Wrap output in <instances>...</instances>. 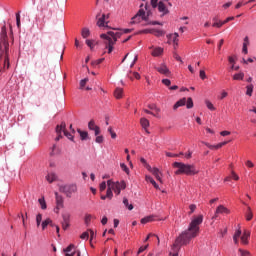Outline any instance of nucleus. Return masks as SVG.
<instances>
[{
	"mask_svg": "<svg viewBox=\"0 0 256 256\" xmlns=\"http://www.w3.org/2000/svg\"><path fill=\"white\" fill-rule=\"evenodd\" d=\"M159 5V0H151V6L153 9H157V6Z\"/></svg>",
	"mask_w": 256,
	"mask_h": 256,
	"instance_id": "54",
	"label": "nucleus"
},
{
	"mask_svg": "<svg viewBox=\"0 0 256 256\" xmlns=\"http://www.w3.org/2000/svg\"><path fill=\"white\" fill-rule=\"evenodd\" d=\"M60 193H64L66 197H71L73 193H77V185L69 184V185H62L59 187Z\"/></svg>",
	"mask_w": 256,
	"mask_h": 256,
	"instance_id": "6",
	"label": "nucleus"
},
{
	"mask_svg": "<svg viewBox=\"0 0 256 256\" xmlns=\"http://www.w3.org/2000/svg\"><path fill=\"white\" fill-rule=\"evenodd\" d=\"M89 81L88 78L82 79L80 81V89H83L85 87V85H87V82Z\"/></svg>",
	"mask_w": 256,
	"mask_h": 256,
	"instance_id": "48",
	"label": "nucleus"
},
{
	"mask_svg": "<svg viewBox=\"0 0 256 256\" xmlns=\"http://www.w3.org/2000/svg\"><path fill=\"white\" fill-rule=\"evenodd\" d=\"M146 181L148 183H151L153 185V187H155L156 189H159V185L157 184V182H155V180L153 179V177L151 176H146Z\"/></svg>",
	"mask_w": 256,
	"mask_h": 256,
	"instance_id": "27",
	"label": "nucleus"
},
{
	"mask_svg": "<svg viewBox=\"0 0 256 256\" xmlns=\"http://www.w3.org/2000/svg\"><path fill=\"white\" fill-rule=\"evenodd\" d=\"M96 19H98V27H107L109 24V21H107L109 19V14H97Z\"/></svg>",
	"mask_w": 256,
	"mask_h": 256,
	"instance_id": "10",
	"label": "nucleus"
},
{
	"mask_svg": "<svg viewBox=\"0 0 256 256\" xmlns=\"http://www.w3.org/2000/svg\"><path fill=\"white\" fill-rule=\"evenodd\" d=\"M105 35H107V37H109L110 39H112V41H115V43H117V39H119L121 35H123V32L108 31Z\"/></svg>",
	"mask_w": 256,
	"mask_h": 256,
	"instance_id": "14",
	"label": "nucleus"
},
{
	"mask_svg": "<svg viewBox=\"0 0 256 256\" xmlns=\"http://www.w3.org/2000/svg\"><path fill=\"white\" fill-rule=\"evenodd\" d=\"M239 252L241 253L242 256H249L250 255L249 251H247V250H241L240 249Z\"/></svg>",
	"mask_w": 256,
	"mask_h": 256,
	"instance_id": "64",
	"label": "nucleus"
},
{
	"mask_svg": "<svg viewBox=\"0 0 256 256\" xmlns=\"http://www.w3.org/2000/svg\"><path fill=\"white\" fill-rule=\"evenodd\" d=\"M142 21H149V17L145 15V10L141 8L134 17H132V24L141 23Z\"/></svg>",
	"mask_w": 256,
	"mask_h": 256,
	"instance_id": "7",
	"label": "nucleus"
},
{
	"mask_svg": "<svg viewBox=\"0 0 256 256\" xmlns=\"http://www.w3.org/2000/svg\"><path fill=\"white\" fill-rule=\"evenodd\" d=\"M55 199H56V209H63V196L59 195L58 192H55Z\"/></svg>",
	"mask_w": 256,
	"mask_h": 256,
	"instance_id": "15",
	"label": "nucleus"
},
{
	"mask_svg": "<svg viewBox=\"0 0 256 256\" xmlns=\"http://www.w3.org/2000/svg\"><path fill=\"white\" fill-rule=\"evenodd\" d=\"M251 237V232L245 230L243 235L241 236V241L243 245H247L249 242L247 241Z\"/></svg>",
	"mask_w": 256,
	"mask_h": 256,
	"instance_id": "21",
	"label": "nucleus"
},
{
	"mask_svg": "<svg viewBox=\"0 0 256 256\" xmlns=\"http://www.w3.org/2000/svg\"><path fill=\"white\" fill-rule=\"evenodd\" d=\"M16 25H17L18 29L21 28V11L16 13Z\"/></svg>",
	"mask_w": 256,
	"mask_h": 256,
	"instance_id": "33",
	"label": "nucleus"
},
{
	"mask_svg": "<svg viewBox=\"0 0 256 256\" xmlns=\"http://www.w3.org/2000/svg\"><path fill=\"white\" fill-rule=\"evenodd\" d=\"M80 239H89V230L83 232L80 236Z\"/></svg>",
	"mask_w": 256,
	"mask_h": 256,
	"instance_id": "51",
	"label": "nucleus"
},
{
	"mask_svg": "<svg viewBox=\"0 0 256 256\" xmlns=\"http://www.w3.org/2000/svg\"><path fill=\"white\" fill-rule=\"evenodd\" d=\"M55 155H61V148L54 144L50 151V157H55Z\"/></svg>",
	"mask_w": 256,
	"mask_h": 256,
	"instance_id": "19",
	"label": "nucleus"
},
{
	"mask_svg": "<svg viewBox=\"0 0 256 256\" xmlns=\"http://www.w3.org/2000/svg\"><path fill=\"white\" fill-rule=\"evenodd\" d=\"M243 47H249V37L248 36H246L244 38Z\"/></svg>",
	"mask_w": 256,
	"mask_h": 256,
	"instance_id": "60",
	"label": "nucleus"
},
{
	"mask_svg": "<svg viewBox=\"0 0 256 256\" xmlns=\"http://www.w3.org/2000/svg\"><path fill=\"white\" fill-rule=\"evenodd\" d=\"M187 107V109H193V98H182L180 100H178L174 106L173 109L177 110L179 109V107Z\"/></svg>",
	"mask_w": 256,
	"mask_h": 256,
	"instance_id": "5",
	"label": "nucleus"
},
{
	"mask_svg": "<svg viewBox=\"0 0 256 256\" xmlns=\"http://www.w3.org/2000/svg\"><path fill=\"white\" fill-rule=\"evenodd\" d=\"M231 178L234 179V181H239V175H237L235 172H232Z\"/></svg>",
	"mask_w": 256,
	"mask_h": 256,
	"instance_id": "63",
	"label": "nucleus"
},
{
	"mask_svg": "<svg viewBox=\"0 0 256 256\" xmlns=\"http://www.w3.org/2000/svg\"><path fill=\"white\" fill-rule=\"evenodd\" d=\"M154 31H155V29H144V30L139 31L137 34L138 35H143V33L144 34H147V33L153 34Z\"/></svg>",
	"mask_w": 256,
	"mask_h": 256,
	"instance_id": "44",
	"label": "nucleus"
},
{
	"mask_svg": "<svg viewBox=\"0 0 256 256\" xmlns=\"http://www.w3.org/2000/svg\"><path fill=\"white\" fill-rule=\"evenodd\" d=\"M51 1L53 0H40V11L48 9L49 5H51Z\"/></svg>",
	"mask_w": 256,
	"mask_h": 256,
	"instance_id": "20",
	"label": "nucleus"
},
{
	"mask_svg": "<svg viewBox=\"0 0 256 256\" xmlns=\"http://www.w3.org/2000/svg\"><path fill=\"white\" fill-rule=\"evenodd\" d=\"M244 77H245V74L243 72H240L238 74L233 75V80L234 81H243Z\"/></svg>",
	"mask_w": 256,
	"mask_h": 256,
	"instance_id": "26",
	"label": "nucleus"
},
{
	"mask_svg": "<svg viewBox=\"0 0 256 256\" xmlns=\"http://www.w3.org/2000/svg\"><path fill=\"white\" fill-rule=\"evenodd\" d=\"M88 129L90 131H94L95 136L99 135L101 133V128L95 124V120H90L88 123Z\"/></svg>",
	"mask_w": 256,
	"mask_h": 256,
	"instance_id": "11",
	"label": "nucleus"
},
{
	"mask_svg": "<svg viewBox=\"0 0 256 256\" xmlns=\"http://www.w3.org/2000/svg\"><path fill=\"white\" fill-rule=\"evenodd\" d=\"M206 107L210 110V111H215V106H213V103H211V101L206 100Z\"/></svg>",
	"mask_w": 256,
	"mask_h": 256,
	"instance_id": "42",
	"label": "nucleus"
},
{
	"mask_svg": "<svg viewBox=\"0 0 256 256\" xmlns=\"http://www.w3.org/2000/svg\"><path fill=\"white\" fill-rule=\"evenodd\" d=\"M86 45H88V47L93 50L95 48V40H86Z\"/></svg>",
	"mask_w": 256,
	"mask_h": 256,
	"instance_id": "40",
	"label": "nucleus"
},
{
	"mask_svg": "<svg viewBox=\"0 0 256 256\" xmlns=\"http://www.w3.org/2000/svg\"><path fill=\"white\" fill-rule=\"evenodd\" d=\"M81 35H82L83 39H87V37H90L91 31L89 30V28L84 27V28H82Z\"/></svg>",
	"mask_w": 256,
	"mask_h": 256,
	"instance_id": "25",
	"label": "nucleus"
},
{
	"mask_svg": "<svg viewBox=\"0 0 256 256\" xmlns=\"http://www.w3.org/2000/svg\"><path fill=\"white\" fill-rule=\"evenodd\" d=\"M148 247H149V244L140 247L139 250H138V255L143 253V251H146V249H148Z\"/></svg>",
	"mask_w": 256,
	"mask_h": 256,
	"instance_id": "56",
	"label": "nucleus"
},
{
	"mask_svg": "<svg viewBox=\"0 0 256 256\" xmlns=\"http://www.w3.org/2000/svg\"><path fill=\"white\" fill-rule=\"evenodd\" d=\"M222 25H225V22L219 20L218 22H214V23L212 24V27H217L218 29H221V26H222Z\"/></svg>",
	"mask_w": 256,
	"mask_h": 256,
	"instance_id": "45",
	"label": "nucleus"
},
{
	"mask_svg": "<svg viewBox=\"0 0 256 256\" xmlns=\"http://www.w3.org/2000/svg\"><path fill=\"white\" fill-rule=\"evenodd\" d=\"M51 224V218H47L46 220H44L42 222V230L45 231V229H47V226Z\"/></svg>",
	"mask_w": 256,
	"mask_h": 256,
	"instance_id": "37",
	"label": "nucleus"
},
{
	"mask_svg": "<svg viewBox=\"0 0 256 256\" xmlns=\"http://www.w3.org/2000/svg\"><path fill=\"white\" fill-rule=\"evenodd\" d=\"M203 223V215L194 217L190 222L186 231L182 232L178 238H176L173 244V249H180L181 245H189L191 239H195L199 235V225Z\"/></svg>",
	"mask_w": 256,
	"mask_h": 256,
	"instance_id": "1",
	"label": "nucleus"
},
{
	"mask_svg": "<svg viewBox=\"0 0 256 256\" xmlns=\"http://www.w3.org/2000/svg\"><path fill=\"white\" fill-rule=\"evenodd\" d=\"M152 175H154L159 183H163V179L161 178L163 174L158 170V168H153Z\"/></svg>",
	"mask_w": 256,
	"mask_h": 256,
	"instance_id": "17",
	"label": "nucleus"
},
{
	"mask_svg": "<svg viewBox=\"0 0 256 256\" xmlns=\"http://www.w3.org/2000/svg\"><path fill=\"white\" fill-rule=\"evenodd\" d=\"M62 219H63V223H65L66 225L69 224V221L71 219V214L66 213L62 215Z\"/></svg>",
	"mask_w": 256,
	"mask_h": 256,
	"instance_id": "31",
	"label": "nucleus"
},
{
	"mask_svg": "<svg viewBox=\"0 0 256 256\" xmlns=\"http://www.w3.org/2000/svg\"><path fill=\"white\" fill-rule=\"evenodd\" d=\"M246 221H251L253 219V212H246Z\"/></svg>",
	"mask_w": 256,
	"mask_h": 256,
	"instance_id": "52",
	"label": "nucleus"
},
{
	"mask_svg": "<svg viewBox=\"0 0 256 256\" xmlns=\"http://www.w3.org/2000/svg\"><path fill=\"white\" fill-rule=\"evenodd\" d=\"M222 213H226L227 215H229L230 211H229V209H227V207H225L223 205H219L216 209V215H219Z\"/></svg>",
	"mask_w": 256,
	"mask_h": 256,
	"instance_id": "22",
	"label": "nucleus"
},
{
	"mask_svg": "<svg viewBox=\"0 0 256 256\" xmlns=\"http://www.w3.org/2000/svg\"><path fill=\"white\" fill-rule=\"evenodd\" d=\"M56 133L58 135L55 139L56 141H60V139H63L62 133H64L67 139H69L70 141H73V134L67 131V124L65 122H61L60 125L56 126Z\"/></svg>",
	"mask_w": 256,
	"mask_h": 256,
	"instance_id": "4",
	"label": "nucleus"
},
{
	"mask_svg": "<svg viewBox=\"0 0 256 256\" xmlns=\"http://www.w3.org/2000/svg\"><path fill=\"white\" fill-rule=\"evenodd\" d=\"M148 109H151L152 111H155L156 114H158V113L161 112V109H159V108L157 107V105H155V104H150V105H148Z\"/></svg>",
	"mask_w": 256,
	"mask_h": 256,
	"instance_id": "36",
	"label": "nucleus"
},
{
	"mask_svg": "<svg viewBox=\"0 0 256 256\" xmlns=\"http://www.w3.org/2000/svg\"><path fill=\"white\" fill-rule=\"evenodd\" d=\"M107 185H108V189H107V192H106V197L108 199H113V186L111 184V180L107 181Z\"/></svg>",
	"mask_w": 256,
	"mask_h": 256,
	"instance_id": "18",
	"label": "nucleus"
},
{
	"mask_svg": "<svg viewBox=\"0 0 256 256\" xmlns=\"http://www.w3.org/2000/svg\"><path fill=\"white\" fill-rule=\"evenodd\" d=\"M77 132L80 135L81 141H87V139H89V132L88 131H82L81 129H78Z\"/></svg>",
	"mask_w": 256,
	"mask_h": 256,
	"instance_id": "23",
	"label": "nucleus"
},
{
	"mask_svg": "<svg viewBox=\"0 0 256 256\" xmlns=\"http://www.w3.org/2000/svg\"><path fill=\"white\" fill-rule=\"evenodd\" d=\"M156 71L158 73H161V75H165L166 77H169L171 75V71H169V68H167V65L161 64L160 66L156 67Z\"/></svg>",
	"mask_w": 256,
	"mask_h": 256,
	"instance_id": "13",
	"label": "nucleus"
},
{
	"mask_svg": "<svg viewBox=\"0 0 256 256\" xmlns=\"http://www.w3.org/2000/svg\"><path fill=\"white\" fill-rule=\"evenodd\" d=\"M159 13H162V15H168L169 9H167V3H165V0H162L157 5Z\"/></svg>",
	"mask_w": 256,
	"mask_h": 256,
	"instance_id": "12",
	"label": "nucleus"
},
{
	"mask_svg": "<svg viewBox=\"0 0 256 256\" xmlns=\"http://www.w3.org/2000/svg\"><path fill=\"white\" fill-rule=\"evenodd\" d=\"M0 51L5 53L4 68L7 67L9 69V41L7 40V26L5 22L0 33Z\"/></svg>",
	"mask_w": 256,
	"mask_h": 256,
	"instance_id": "2",
	"label": "nucleus"
},
{
	"mask_svg": "<svg viewBox=\"0 0 256 256\" xmlns=\"http://www.w3.org/2000/svg\"><path fill=\"white\" fill-rule=\"evenodd\" d=\"M151 221H153V216H147L141 219V223L143 225L147 224V223H151Z\"/></svg>",
	"mask_w": 256,
	"mask_h": 256,
	"instance_id": "35",
	"label": "nucleus"
},
{
	"mask_svg": "<svg viewBox=\"0 0 256 256\" xmlns=\"http://www.w3.org/2000/svg\"><path fill=\"white\" fill-rule=\"evenodd\" d=\"M38 203L40 204L41 209H47V202H45V198L38 199Z\"/></svg>",
	"mask_w": 256,
	"mask_h": 256,
	"instance_id": "32",
	"label": "nucleus"
},
{
	"mask_svg": "<svg viewBox=\"0 0 256 256\" xmlns=\"http://www.w3.org/2000/svg\"><path fill=\"white\" fill-rule=\"evenodd\" d=\"M114 96L116 97V99H121V97H123V89L117 88L114 91Z\"/></svg>",
	"mask_w": 256,
	"mask_h": 256,
	"instance_id": "29",
	"label": "nucleus"
},
{
	"mask_svg": "<svg viewBox=\"0 0 256 256\" xmlns=\"http://www.w3.org/2000/svg\"><path fill=\"white\" fill-rule=\"evenodd\" d=\"M204 145H206V147H208V149H221V147H224V145H227V143H229V141H224V142H221L217 145H211L207 142H202Z\"/></svg>",
	"mask_w": 256,
	"mask_h": 256,
	"instance_id": "16",
	"label": "nucleus"
},
{
	"mask_svg": "<svg viewBox=\"0 0 256 256\" xmlns=\"http://www.w3.org/2000/svg\"><path fill=\"white\" fill-rule=\"evenodd\" d=\"M151 54L153 57H160V55H163V48L157 47L152 51Z\"/></svg>",
	"mask_w": 256,
	"mask_h": 256,
	"instance_id": "24",
	"label": "nucleus"
},
{
	"mask_svg": "<svg viewBox=\"0 0 256 256\" xmlns=\"http://www.w3.org/2000/svg\"><path fill=\"white\" fill-rule=\"evenodd\" d=\"M189 209H190L189 215H191V213H195V209H197V205L191 204L189 206Z\"/></svg>",
	"mask_w": 256,
	"mask_h": 256,
	"instance_id": "55",
	"label": "nucleus"
},
{
	"mask_svg": "<svg viewBox=\"0 0 256 256\" xmlns=\"http://www.w3.org/2000/svg\"><path fill=\"white\" fill-rule=\"evenodd\" d=\"M57 179V175H55V173H50L46 176V180L48 181V183H53V181H55Z\"/></svg>",
	"mask_w": 256,
	"mask_h": 256,
	"instance_id": "28",
	"label": "nucleus"
},
{
	"mask_svg": "<svg viewBox=\"0 0 256 256\" xmlns=\"http://www.w3.org/2000/svg\"><path fill=\"white\" fill-rule=\"evenodd\" d=\"M152 34H154L156 37H162V35H164L163 31L155 29Z\"/></svg>",
	"mask_w": 256,
	"mask_h": 256,
	"instance_id": "49",
	"label": "nucleus"
},
{
	"mask_svg": "<svg viewBox=\"0 0 256 256\" xmlns=\"http://www.w3.org/2000/svg\"><path fill=\"white\" fill-rule=\"evenodd\" d=\"M147 23L144 25H162L160 22L158 21H146Z\"/></svg>",
	"mask_w": 256,
	"mask_h": 256,
	"instance_id": "57",
	"label": "nucleus"
},
{
	"mask_svg": "<svg viewBox=\"0 0 256 256\" xmlns=\"http://www.w3.org/2000/svg\"><path fill=\"white\" fill-rule=\"evenodd\" d=\"M105 189H107V183L106 182H102L100 184V191H105Z\"/></svg>",
	"mask_w": 256,
	"mask_h": 256,
	"instance_id": "62",
	"label": "nucleus"
},
{
	"mask_svg": "<svg viewBox=\"0 0 256 256\" xmlns=\"http://www.w3.org/2000/svg\"><path fill=\"white\" fill-rule=\"evenodd\" d=\"M41 221H43V215L38 214V215L36 216V225H37V227H40V226H41Z\"/></svg>",
	"mask_w": 256,
	"mask_h": 256,
	"instance_id": "43",
	"label": "nucleus"
},
{
	"mask_svg": "<svg viewBox=\"0 0 256 256\" xmlns=\"http://www.w3.org/2000/svg\"><path fill=\"white\" fill-rule=\"evenodd\" d=\"M163 85H165L166 87H169L171 85V80L169 79H163L162 80Z\"/></svg>",
	"mask_w": 256,
	"mask_h": 256,
	"instance_id": "58",
	"label": "nucleus"
},
{
	"mask_svg": "<svg viewBox=\"0 0 256 256\" xmlns=\"http://www.w3.org/2000/svg\"><path fill=\"white\" fill-rule=\"evenodd\" d=\"M88 233H90V241H93L96 237L95 232L92 229H88Z\"/></svg>",
	"mask_w": 256,
	"mask_h": 256,
	"instance_id": "53",
	"label": "nucleus"
},
{
	"mask_svg": "<svg viewBox=\"0 0 256 256\" xmlns=\"http://www.w3.org/2000/svg\"><path fill=\"white\" fill-rule=\"evenodd\" d=\"M123 203H124L125 207H127V209L129 211H133V204H129V200L127 198L123 199Z\"/></svg>",
	"mask_w": 256,
	"mask_h": 256,
	"instance_id": "34",
	"label": "nucleus"
},
{
	"mask_svg": "<svg viewBox=\"0 0 256 256\" xmlns=\"http://www.w3.org/2000/svg\"><path fill=\"white\" fill-rule=\"evenodd\" d=\"M120 167H121L122 171L126 172V174L129 175V167H127V165H125V163H121Z\"/></svg>",
	"mask_w": 256,
	"mask_h": 256,
	"instance_id": "47",
	"label": "nucleus"
},
{
	"mask_svg": "<svg viewBox=\"0 0 256 256\" xmlns=\"http://www.w3.org/2000/svg\"><path fill=\"white\" fill-rule=\"evenodd\" d=\"M91 219H93V216L91 214H86L84 218L85 225L89 226V223H91Z\"/></svg>",
	"mask_w": 256,
	"mask_h": 256,
	"instance_id": "41",
	"label": "nucleus"
},
{
	"mask_svg": "<svg viewBox=\"0 0 256 256\" xmlns=\"http://www.w3.org/2000/svg\"><path fill=\"white\" fill-rule=\"evenodd\" d=\"M111 185H112L113 191L116 195H121V190L126 189V187H127V184L125 183V181L113 182L111 180Z\"/></svg>",
	"mask_w": 256,
	"mask_h": 256,
	"instance_id": "8",
	"label": "nucleus"
},
{
	"mask_svg": "<svg viewBox=\"0 0 256 256\" xmlns=\"http://www.w3.org/2000/svg\"><path fill=\"white\" fill-rule=\"evenodd\" d=\"M75 249V245L70 244L66 249H64L65 253H71Z\"/></svg>",
	"mask_w": 256,
	"mask_h": 256,
	"instance_id": "50",
	"label": "nucleus"
},
{
	"mask_svg": "<svg viewBox=\"0 0 256 256\" xmlns=\"http://www.w3.org/2000/svg\"><path fill=\"white\" fill-rule=\"evenodd\" d=\"M246 89V95H249V97H251V95H253V84L248 85Z\"/></svg>",
	"mask_w": 256,
	"mask_h": 256,
	"instance_id": "39",
	"label": "nucleus"
},
{
	"mask_svg": "<svg viewBox=\"0 0 256 256\" xmlns=\"http://www.w3.org/2000/svg\"><path fill=\"white\" fill-rule=\"evenodd\" d=\"M174 169H177L175 175H197L199 171L195 168V165L185 164L183 162H174L172 164Z\"/></svg>",
	"mask_w": 256,
	"mask_h": 256,
	"instance_id": "3",
	"label": "nucleus"
},
{
	"mask_svg": "<svg viewBox=\"0 0 256 256\" xmlns=\"http://www.w3.org/2000/svg\"><path fill=\"white\" fill-rule=\"evenodd\" d=\"M95 141H96L97 143H103L104 138H103V136L97 135Z\"/></svg>",
	"mask_w": 256,
	"mask_h": 256,
	"instance_id": "61",
	"label": "nucleus"
},
{
	"mask_svg": "<svg viewBox=\"0 0 256 256\" xmlns=\"http://www.w3.org/2000/svg\"><path fill=\"white\" fill-rule=\"evenodd\" d=\"M140 125L143 127V129H147V127H149V121L147 118H141Z\"/></svg>",
	"mask_w": 256,
	"mask_h": 256,
	"instance_id": "30",
	"label": "nucleus"
},
{
	"mask_svg": "<svg viewBox=\"0 0 256 256\" xmlns=\"http://www.w3.org/2000/svg\"><path fill=\"white\" fill-rule=\"evenodd\" d=\"M105 61V58H100L98 60H94L91 62L92 67H97V65H101V63Z\"/></svg>",
	"mask_w": 256,
	"mask_h": 256,
	"instance_id": "38",
	"label": "nucleus"
},
{
	"mask_svg": "<svg viewBox=\"0 0 256 256\" xmlns=\"http://www.w3.org/2000/svg\"><path fill=\"white\" fill-rule=\"evenodd\" d=\"M101 39L105 40L106 49H108V53H113V45H115V40L110 38L109 36L105 34L100 35Z\"/></svg>",
	"mask_w": 256,
	"mask_h": 256,
	"instance_id": "9",
	"label": "nucleus"
},
{
	"mask_svg": "<svg viewBox=\"0 0 256 256\" xmlns=\"http://www.w3.org/2000/svg\"><path fill=\"white\" fill-rule=\"evenodd\" d=\"M200 79L202 80L207 79V74H205L204 70H200Z\"/></svg>",
	"mask_w": 256,
	"mask_h": 256,
	"instance_id": "59",
	"label": "nucleus"
},
{
	"mask_svg": "<svg viewBox=\"0 0 256 256\" xmlns=\"http://www.w3.org/2000/svg\"><path fill=\"white\" fill-rule=\"evenodd\" d=\"M108 133H110L112 139H117V133H115V131H113V127L108 128Z\"/></svg>",
	"mask_w": 256,
	"mask_h": 256,
	"instance_id": "46",
	"label": "nucleus"
}]
</instances>
